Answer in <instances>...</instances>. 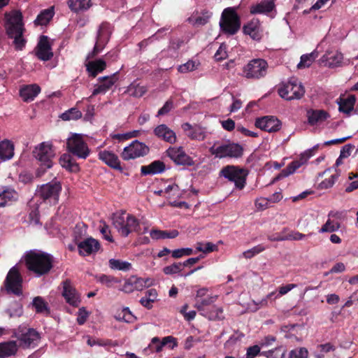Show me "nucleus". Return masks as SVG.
<instances>
[{
    "label": "nucleus",
    "mask_w": 358,
    "mask_h": 358,
    "mask_svg": "<svg viewBox=\"0 0 358 358\" xmlns=\"http://www.w3.org/2000/svg\"><path fill=\"white\" fill-rule=\"evenodd\" d=\"M285 350L282 347L276 348L274 350L262 352L261 355H264L266 358H282L284 357Z\"/></svg>",
    "instance_id": "obj_52"
},
{
    "label": "nucleus",
    "mask_w": 358,
    "mask_h": 358,
    "mask_svg": "<svg viewBox=\"0 0 358 358\" xmlns=\"http://www.w3.org/2000/svg\"><path fill=\"white\" fill-rule=\"evenodd\" d=\"M343 60V54L337 50L327 51L320 59L321 62L329 68L340 66Z\"/></svg>",
    "instance_id": "obj_21"
},
{
    "label": "nucleus",
    "mask_w": 358,
    "mask_h": 358,
    "mask_svg": "<svg viewBox=\"0 0 358 358\" xmlns=\"http://www.w3.org/2000/svg\"><path fill=\"white\" fill-rule=\"evenodd\" d=\"M169 29L164 27L162 29H159L155 34L152 35L150 37L141 41L138 43V46L141 48L147 47L150 43H152L155 40H159V34L163 33L165 31H167Z\"/></svg>",
    "instance_id": "obj_51"
},
{
    "label": "nucleus",
    "mask_w": 358,
    "mask_h": 358,
    "mask_svg": "<svg viewBox=\"0 0 358 358\" xmlns=\"http://www.w3.org/2000/svg\"><path fill=\"white\" fill-rule=\"evenodd\" d=\"M265 250V247L262 245H257L252 248L248 250L243 252L242 255L246 259H250L257 254L263 252Z\"/></svg>",
    "instance_id": "obj_58"
},
{
    "label": "nucleus",
    "mask_w": 358,
    "mask_h": 358,
    "mask_svg": "<svg viewBox=\"0 0 358 358\" xmlns=\"http://www.w3.org/2000/svg\"><path fill=\"white\" fill-rule=\"evenodd\" d=\"M82 117V113L76 108H71L62 113L59 117L64 121L76 120Z\"/></svg>",
    "instance_id": "obj_45"
},
{
    "label": "nucleus",
    "mask_w": 358,
    "mask_h": 358,
    "mask_svg": "<svg viewBox=\"0 0 358 358\" xmlns=\"http://www.w3.org/2000/svg\"><path fill=\"white\" fill-rule=\"evenodd\" d=\"M305 93L301 83L296 78H291L279 89L278 94L284 99L290 101L301 99Z\"/></svg>",
    "instance_id": "obj_8"
},
{
    "label": "nucleus",
    "mask_w": 358,
    "mask_h": 358,
    "mask_svg": "<svg viewBox=\"0 0 358 358\" xmlns=\"http://www.w3.org/2000/svg\"><path fill=\"white\" fill-rule=\"evenodd\" d=\"M275 294V292H272L266 295V296L259 301H252V303L256 306L254 308V311L257 310L260 308L266 307L268 306V299H271L272 297Z\"/></svg>",
    "instance_id": "obj_62"
},
{
    "label": "nucleus",
    "mask_w": 358,
    "mask_h": 358,
    "mask_svg": "<svg viewBox=\"0 0 358 358\" xmlns=\"http://www.w3.org/2000/svg\"><path fill=\"white\" fill-rule=\"evenodd\" d=\"M32 154L40 163L37 176H41L46 169H50L53 165L52 159L55 157V152L52 149V145L50 142H42L34 148Z\"/></svg>",
    "instance_id": "obj_3"
},
{
    "label": "nucleus",
    "mask_w": 358,
    "mask_h": 358,
    "mask_svg": "<svg viewBox=\"0 0 358 358\" xmlns=\"http://www.w3.org/2000/svg\"><path fill=\"white\" fill-rule=\"evenodd\" d=\"M198 64L195 62L189 60L186 63L180 65L178 68V71L182 73H186L192 71L197 69Z\"/></svg>",
    "instance_id": "obj_59"
},
{
    "label": "nucleus",
    "mask_w": 358,
    "mask_h": 358,
    "mask_svg": "<svg viewBox=\"0 0 358 358\" xmlns=\"http://www.w3.org/2000/svg\"><path fill=\"white\" fill-rule=\"evenodd\" d=\"M62 295L66 302L73 306H78L80 301L76 289L68 281L64 282Z\"/></svg>",
    "instance_id": "obj_23"
},
{
    "label": "nucleus",
    "mask_w": 358,
    "mask_h": 358,
    "mask_svg": "<svg viewBox=\"0 0 358 358\" xmlns=\"http://www.w3.org/2000/svg\"><path fill=\"white\" fill-rule=\"evenodd\" d=\"M149 150L148 146L145 143L135 140L124 148L121 157L124 160L134 159L146 155Z\"/></svg>",
    "instance_id": "obj_14"
},
{
    "label": "nucleus",
    "mask_w": 358,
    "mask_h": 358,
    "mask_svg": "<svg viewBox=\"0 0 358 358\" xmlns=\"http://www.w3.org/2000/svg\"><path fill=\"white\" fill-rule=\"evenodd\" d=\"M86 67L89 74L94 78L99 73L102 72L106 69V64L103 59H99L89 62L86 64Z\"/></svg>",
    "instance_id": "obj_34"
},
{
    "label": "nucleus",
    "mask_w": 358,
    "mask_h": 358,
    "mask_svg": "<svg viewBox=\"0 0 358 358\" xmlns=\"http://www.w3.org/2000/svg\"><path fill=\"white\" fill-rule=\"evenodd\" d=\"M220 176H223L229 181L234 182L236 188L242 189L245 185L246 174L243 169L237 166L228 165L222 168Z\"/></svg>",
    "instance_id": "obj_12"
},
{
    "label": "nucleus",
    "mask_w": 358,
    "mask_h": 358,
    "mask_svg": "<svg viewBox=\"0 0 358 358\" xmlns=\"http://www.w3.org/2000/svg\"><path fill=\"white\" fill-rule=\"evenodd\" d=\"M144 287H146V282L143 278L131 276L125 281L122 290L131 293L134 290H142Z\"/></svg>",
    "instance_id": "obj_26"
},
{
    "label": "nucleus",
    "mask_w": 358,
    "mask_h": 358,
    "mask_svg": "<svg viewBox=\"0 0 358 358\" xmlns=\"http://www.w3.org/2000/svg\"><path fill=\"white\" fill-rule=\"evenodd\" d=\"M327 112L323 110H309L307 111L308 122L315 125L325 121L329 117Z\"/></svg>",
    "instance_id": "obj_31"
},
{
    "label": "nucleus",
    "mask_w": 358,
    "mask_h": 358,
    "mask_svg": "<svg viewBox=\"0 0 358 358\" xmlns=\"http://www.w3.org/2000/svg\"><path fill=\"white\" fill-rule=\"evenodd\" d=\"M210 152L217 158H239L243 155V147L235 143H224L219 146L213 145L209 149Z\"/></svg>",
    "instance_id": "obj_6"
},
{
    "label": "nucleus",
    "mask_w": 358,
    "mask_h": 358,
    "mask_svg": "<svg viewBox=\"0 0 358 358\" xmlns=\"http://www.w3.org/2000/svg\"><path fill=\"white\" fill-rule=\"evenodd\" d=\"M33 306L37 313H44L48 311L47 303L41 296H36L33 300Z\"/></svg>",
    "instance_id": "obj_56"
},
{
    "label": "nucleus",
    "mask_w": 358,
    "mask_h": 358,
    "mask_svg": "<svg viewBox=\"0 0 358 358\" xmlns=\"http://www.w3.org/2000/svg\"><path fill=\"white\" fill-rule=\"evenodd\" d=\"M310 156V152H308L302 155L300 160L293 161L285 169L282 170L279 175L275 178V180L287 177L289 175L294 173L297 169H299L307 162Z\"/></svg>",
    "instance_id": "obj_19"
},
{
    "label": "nucleus",
    "mask_w": 358,
    "mask_h": 358,
    "mask_svg": "<svg viewBox=\"0 0 358 358\" xmlns=\"http://www.w3.org/2000/svg\"><path fill=\"white\" fill-rule=\"evenodd\" d=\"M14 155V145L8 140H4L0 142V159L8 160Z\"/></svg>",
    "instance_id": "obj_37"
},
{
    "label": "nucleus",
    "mask_w": 358,
    "mask_h": 358,
    "mask_svg": "<svg viewBox=\"0 0 358 358\" xmlns=\"http://www.w3.org/2000/svg\"><path fill=\"white\" fill-rule=\"evenodd\" d=\"M111 269L119 271H129L131 268V264L128 262L121 261L120 259H110L108 262Z\"/></svg>",
    "instance_id": "obj_46"
},
{
    "label": "nucleus",
    "mask_w": 358,
    "mask_h": 358,
    "mask_svg": "<svg viewBox=\"0 0 358 358\" xmlns=\"http://www.w3.org/2000/svg\"><path fill=\"white\" fill-rule=\"evenodd\" d=\"M20 346L22 348H34L39 343L41 337L39 333L34 329H27L20 331L16 334Z\"/></svg>",
    "instance_id": "obj_15"
},
{
    "label": "nucleus",
    "mask_w": 358,
    "mask_h": 358,
    "mask_svg": "<svg viewBox=\"0 0 358 358\" xmlns=\"http://www.w3.org/2000/svg\"><path fill=\"white\" fill-rule=\"evenodd\" d=\"M165 170V164L163 162L156 160L148 166H142L141 172L143 175H155L162 173Z\"/></svg>",
    "instance_id": "obj_32"
},
{
    "label": "nucleus",
    "mask_w": 358,
    "mask_h": 358,
    "mask_svg": "<svg viewBox=\"0 0 358 358\" xmlns=\"http://www.w3.org/2000/svg\"><path fill=\"white\" fill-rule=\"evenodd\" d=\"M157 292L155 289H150L145 292V296L142 297L140 303L142 306L150 309L152 306V303L157 300Z\"/></svg>",
    "instance_id": "obj_42"
},
{
    "label": "nucleus",
    "mask_w": 358,
    "mask_h": 358,
    "mask_svg": "<svg viewBox=\"0 0 358 358\" xmlns=\"http://www.w3.org/2000/svg\"><path fill=\"white\" fill-rule=\"evenodd\" d=\"M308 350L305 348H300L292 350L289 352V358H307Z\"/></svg>",
    "instance_id": "obj_63"
},
{
    "label": "nucleus",
    "mask_w": 358,
    "mask_h": 358,
    "mask_svg": "<svg viewBox=\"0 0 358 358\" xmlns=\"http://www.w3.org/2000/svg\"><path fill=\"white\" fill-rule=\"evenodd\" d=\"M69 7L73 12L86 10L91 6V0H69Z\"/></svg>",
    "instance_id": "obj_39"
},
{
    "label": "nucleus",
    "mask_w": 358,
    "mask_h": 358,
    "mask_svg": "<svg viewBox=\"0 0 358 358\" xmlns=\"http://www.w3.org/2000/svg\"><path fill=\"white\" fill-rule=\"evenodd\" d=\"M17 199L18 194L13 188L8 186L0 187V207L5 206L8 202Z\"/></svg>",
    "instance_id": "obj_27"
},
{
    "label": "nucleus",
    "mask_w": 358,
    "mask_h": 358,
    "mask_svg": "<svg viewBox=\"0 0 358 358\" xmlns=\"http://www.w3.org/2000/svg\"><path fill=\"white\" fill-rule=\"evenodd\" d=\"M262 353V352H260V346L255 345L248 348L246 358H254L258 355L264 356V355H261Z\"/></svg>",
    "instance_id": "obj_64"
},
{
    "label": "nucleus",
    "mask_w": 358,
    "mask_h": 358,
    "mask_svg": "<svg viewBox=\"0 0 358 358\" xmlns=\"http://www.w3.org/2000/svg\"><path fill=\"white\" fill-rule=\"evenodd\" d=\"M17 351L16 341H10L0 343V358H6L15 355Z\"/></svg>",
    "instance_id": "obj_36"
},
{
    "label": "nucleus",
    "mask_w": 358,
    "mask_h": 358,
    "mask_svg": "<svg viewBox=\"0 0 358 358\" xmlns=\"http://www.w3.org/2000/svg\"><path fill=\"white\" fill-rule=\"evenodd\" d=\"M212 16V13L209 11L204 10L201 13V15L195 18L193 22L194 25L201 26L207 24Z\"/></svg>",
    "instance_id": "obj_54"
},
{
    "label": "nucleus",
    "mask_w": 358,
    "mask_h": 358,
    "mask_svg": "<svg viewBox=\"0 0 358 358\" xmlns=\"http://www.w3.org/2000/svg\"><path fill=\"white\" fill-rule=\"evenodd\" d=\"M27 268L36 277L48 274L53 266L52 256L39 250H30L24 255Z\"/></svg>",
    "instance_id": "obj_1"
},
{
    "label": "nucleus",
    "mask_w": 358,
    "mask_h": 358,
    "mask_svg": "<svg viewBox=\"0 0 358 358\" xmlns=\"http://www.w3.org/2000/svg\"><path fill=\"white\" fill-rule=\"evenodd\" d=\"M78 248L80 255L87 256L96 253L100 248V244L97 240L90 237L80 242Z\"/></svg>",
    "instance_id": "obj_20"
},
{
    "label": "nucleus",
    "mask_w": 358,
    "mask_h": 358,
    "mask_svg": "<svg viewBox=\"0 0 358 358\" xmlns=\"http://www.w3.org/2000/svg\"><path fill=\"white\" fill-rule=\"evenodd\" d=\"M6 312L10 317H20L23 313L22 307L18 303H13L11 307L7 309Z\"/></svg>",
    "instance_id": "obj_57"
},
{
    "label": "nucleus",
    "mask_w": 358,
    "mask_h": 358,
    "mask_svg": "<svg viewBox=\"0 0 358 358\" xmlns=\"http://www.w3.org/2000/svg\"><path fill=\"white\" fill-rule=\"evenodd\" d=\"M99 157L110 167L117 170H122L118 157L113 152L107 150L101 151L99 153Z\"/></svg>",
    "instance_id": "obj_28"
},
{
    "label": "nucleus",
    "mask_w": 358,
    "mask_h": 358,
    "mask_svg": "<svg viewBox=\"0 0 358 358\" xmlns=\"http://www.w3.org/2000/svg\"><path fill=\"white\" fill-rule=\"evenodd\" d=\"M8 293L20 296L22 294V278L18 268L13 266L8 271L4 281Z\"/></svg>",
    "instance_id": "obj_10"
},
{
    "label": "nucleus",
    "mask_w": 358,
    "mask_h": 358,
    "mask_svg": "<svg viewBox=\"0 0 358 358\" xmlns=\"http://www.w3.org/2000/svg\"><path fill=\"white\" fill-rule=\"evenodd\" d=\"M41 92V88L37 85H29L22 87L20 90V95L22 100L25 102H29Z\"/></svg>",
    "instance_id": "obj_30"
},
{
    "label": "nucleus",
    "mask_w": 358,
    "mask_h": 358,
    "mask_svg": "<svg viewBox=\"0 0 358 358\" xmlns=\"http://www.w3.org/2000/svg\"><path fill=\"white\" fill-rule=\"evenodd\" d=\"M115 318L117 320L124 321L127 323L132 322L135 319L129 308H123L122 312L115 316Z\"/></svg>",
    "instance_id": "obj_50"
},
{
    "label": "nucleus",
    "mask_w": 358,
    "mask_h": 358,
    "mask_svg": "<svg viewBox=\"0 0 358 358\" xmlns=\"http://www.w3.org/2000/svg\"><path fill=\"white\" fill-rule=\"evenodd\" d=\"M217 296H210L202 300H196L194 307L199 311L205 313L207 310L204 308L205 306L210 305L217 300Z\"/></svg>",
    "instance_id": "obj_49"
},
{
    "label": "nucleus",
    "mask_w": 358,
    "mask_h": 358,
    "mask_svg": "<svg viewBox=\"0 0 358 358\" xmlns=\"http://www.w3.org/2000/svg\"><path fill=\"white\" fill-rule=\"evenodd\" d=\"M5 28L6 34L10 38H13L15 49L22 50L26 41L23 38L24 24L22 15L19 10H13L5 13Z\"/></svg>",
    "instance_id": "obj_2"
},
{
    "label": "nucleus",
    "mask_w": 358,
    "mask_h": 358,
    "mask_svg": "<svg viewBox=\"0 0 358 358\" xmlns=\"http://www.w3.org/2000/svg\"><path fill=\"white\" fill-rule=\"evenodd\" d=\"M154 134L159 138L169 143H174L176 141V133L166 124H160L154 129Z\"/></svg>",
    "instance_id": "obj_25"
},
{
    "label": "nucleus",
    "mask_w": 358,
    "mask_h": 358,
    "mask_svg": "<svg viewBox=\"0 0 358 358\" xmlns=\"http://www.w3.org/2000/svg\"><path fill=\"white\" fill-rule=\"evenodd\" d=\"M50 38L47 36H41L34 50L35 55L42 61H48L53 57Z\"/></svg>",
    "instance_id": "obj_16"
},
{
    "label": "nucleus",
    "mask_w": 358,
    "mask_h": 358,
    "mask_svg": "<svg viewBox=\"0 0 358 358\" xmlns=\"http://www.w3.org/2000/svg\"><path fill=\"white\" fill-rule=\"evenodd\" d=\"M100 84L93 90L92 96L99 94H105L117 81L116 73L110 76H103L99 78Z\"/></svg>",
    "instance_id": "obj_22"
},
{
    "label": "nucleus",
    "mask_w": 358,
    "mask_h": 358,
    "mask_svg": "<svg viewBox=\"0 0 358 358\" xmlns=\"http://www.w3.org/2000/svg\"><path fill=\"white\" fill-rule=\"evenodd\" d=\"M245 34L250 36L253 39L260 38V24L257 19H253L243 27Z\"/></svg>",
    "instance_id": "obj_33"
},
{
    "label": "nucleus",
    "mask_w": 358,
    "mask_h": 358,
    "mask_svg": "<svg viewBox=\"0 0 358 358\" xmlns=\"http://www.w3.org/2000/svg\"><path fill=\"white\" fill-rule=\"evenodd\" d=\"M182 263H173L171 265L165 266L163 268V271L166 275L176 274L182 271Z\"/></svg>",
    "instance_id": "obj_60"
},
{
    "label": "nucleus",
    "mask_w": 358,
    "mask_h": 358,
    "mask_svg": "<svg viewBox=\"0 0 358 358\" xmlns=\"http://www.w3.org/2000/svg\"><path fill=\"white\" fill-rule=\"evenodd\" d=\"M54 15L53 8H48L41 11L34 20L36 25H45L52 18Z\"/></svg>",
    "instance_id": "obj_41"
},
{
    "label": "nucleus",
    "mask_w": 358,
    "mask_h": 358,
    "mask_svg": "<svg viewBox=\"0 0 358 358\" xmlns=\"http://www.w3.org/2000/svg\"><path fill=\"white\" fill-rule=\"evenodd\" d=\"M59 164L66 170L76 172L78 170V165L73 161L71 156L69 154H64L59 158Z\"/></svg>",
    "instance_id": "obj_40"
},
{
    "label": "nucleus",
    "mask_w": 358,
    "mask_h": 358,
    "mask_svg": "<svg viewBox=\"0 0 358 358\" xmlns=\"http://www.w3.org/2000/svg\"><path fill=\"white\" fill-rule=\"evenodd\" d=\"M187 136L192 139L202 141L205 138V132L202 128L199 127H194L191 132L187 133Z\"/></svg>",
    "instance_id": "obj_53"
},
{
    "label": "nucleus",
    "mask_w": 358,
    "mask_h": 358,
    "mask_svg": "<svg viewBox=\"0 0 358 358\" xmlns=\"http://www.w3.org/2000/svg\"><path fill=\"white\" fill-rule=\"evenodd\" d=\"M341 227V224L339 222L331 220V219H328L326 223L321 227L319 230L320 233H326V232H334L339 229Z\"/></svg>",
    "instance_id": "obj_48"
},
{
    "label": "nucleus",
    "mask_w": 358,
    "mask_h": 358,
    "mask_svg": "<svg viewBox=\"0 0 358 358\" xmlns=\"http://www.w3.org/2000/svg\"><path fill=\"white\" fill-rule=\"evenodd\" d=\"M201 315L210 320H221L224 319L223 309L220 307H213L211 310L201 313Z\"/></svg>",
    "instance_id": "obj_44"
},
{
    "label": "nucleus",
    "mask_w": 358,
    "mask_h": 358,
    "mask_svg": "<svg viewBox=\"0 0 358 358\" xmlns=\"http://www.w3.org/2000/svg\"><path fill=\"white\" fill-rule=\"evenodd\" d=\"M216 248L217 246L210 242H207L205 243L199 242L196 243V246L197 251L202 252L203 253H209L214 251Z\"/></svg>",
    "instance_id": "obj_55"
},
{
    "label": "nucleus",
    "mask_w": 358,
    "mask_h": 358,
    "mask_svg": "<svg viewBox=\"0 0 358 358\" xmlns=\"http://www.w3.org/2000/svg\"><path fill=\"white\" fill-rule=\"evenodd\" d=\"M113 224L118 232L124 237L133 232L138 234H145L147 232V228L141 232L138 220L132 215H127L124 213L115 214L113 216Z\"/></svg>",
    "instance_id": "obj_4"
},
{
    "label": "nucleus",
    "mask_w": 358,
    "mask_h": 358,
    "mask_svg": "<svg viewBox=\"0 0 358 358\" xmlns=\"http://www.w3.org/2000/svg\"><path fill=\"white\" fill-rule=\"evenodd\" d=\"M317 57V52L315 51L310 54L302 55L301 57V61L297 65L298 69L309 67Z\"/></svg>",
    "instance_id": "obj_47"
},
{
    "label": "nucleus",
    "mask_w": 358,
    "mask_h": 358,
    "mask_svg": "<svg viewBox=\"0 0 358 358\" xmlns=\"http://www.w3.org/2000/svg\"><path fill=\"white\" fill-rule=\"evenodd\" d=\"M127 92L130 96L141 97L145 94L147 88L145 86H141L135 83H132L128 86Z\"/></svg>",
    "instance_id": "obj_43"
},
{
    "label": "nucleus",
    "mask_w": 358,
    "mask_h": 358,
    "mask_svg": "<svg viewBox=\"0 0 358 358\" xmlns=\"http://www.w3.org/2000/svg\"><path fill=\"white\" fill-rule=\"evenodd\" d=\"M173 258H180L183 256H189L193 254V250L190 248H180L171 252Z\"/></svg>",
    "instance_id": "obj_61"
},
{
    "label": "nucleus",
    "mask_w": 358,
    "mask_h": 358,
    "mask_svg": "<svg viewBox=\"0 0 358 358\" xmlns=\"http://www.w3.org/2000/svg\"><path fill=\"white\" fill-rule=\"evenodd\" d=\"M62 185L59 182L43 184L36 190V196L50 204L55 205L59 201Z\"/></svg>",
    "instance_id": "obj_7"
},
{
    "label": "nucleus",
    "mask_w": 358,
    "mask_h": 358,
    "mask_svg": "<svg viewBox=\"0 0 358 358\" xmlns=\"http://www.w3.org/2000/svg\"><path fill=\"white\" fill-rule=\"evenodd\" d=\"M166 155L178 165L192 166L194 161L181 148L171 147L166 150Z\"/></svg>",
    "instance_id": "obj_17"
},
{
    "label": "nucleus",
    "mask_w": 358,
    "mask_h": 358,
    "mask_svg": "<svg viewBox=\"0 0 358 358\" xmlns=\"http://www.w3.org/2000/svg\"><path fill=\"white\" fill-rule=\"evenodd\" d=\"M268 64L262 59H254L243 68L244 76L249 79H259L267 73Z\"/></svg>",
    "instance_id": "obj_11"
},
{
    "label": "nucleus",
    "mask_w": 358,
    "mask_h": 358,
    "mask_svg": "<svg viewBox=\"0 0 358 358\" xmlns=\"http://www.w3.org/2000/svg\"><path fill=\"white\" fill-rule=\"evenodd\" d=\"M355 101V95H349L346 98H340L338 101L339 111L349 115L354 108Z\"/></svg>",
    "instance_id": "obj_35"
},
{
    "label": "nucleus",
    "mask_w": 358,
    "mask_h": 358,
    "mask_svg": "<svg viewBox=\"0 0 358 358\" xmlns=\"http://www.w3.org/2000/svg\"><path fill=\"white\" fill-rule=\"evenodd\" d=\"M179 234V232L176 230H170V231H162L158 229H152L150 232V235L152 239L158 240V239H166V238H174L177 237Z\"/></svg>",
    "instance_id": "obj_38"
},
{
    "label": "nucleus",
    "mask_w": 358,
    "mask_h": 358,
    "mask_svg": "<svg viewBox=\"0 0 358 358\" xmlns=\"http://www.w3.org/2000/svg\"><path fill=\"white\" fill-rule=\"evenodd\" d=\"M66 148L71 154L80 159H86L90 152L87 143L78 134H74L67 138Z\"/></svg>",
    "instance_id": "obj_9"
},
{
    "label": "nucleus",
    "mask_w": 358,
    "mask_h": 358,
    "mask_svg": "<svg viewBox=\"0 0 358 358\" xmlns=\"http://www.w3.org/2000/svg\"><path fill=\"white\" fill-rule=\"evenodd\" d=\"M241 24V19L236 8L228 7L222 11L220 27L224 33L234 35L240 29Z\"/></svg>",
    "instance_id": "obj_5"
},
{
    "label": "nucleus",
    "mask_w": 358,
    "mask_h": 358,
    "mask_svg": "<svg viewBox=\"0 0 358 358\" xmlns=\"http://www.w3.org/2000/svg\"><path fill=\"white\" fill-rule=\"evenodd\" d=\"M255 126L268 132H275L280 129L281 123L273 116H264L256 120Z\"/></svg>",
    "instance_id": "obj_18"
},
{
    "label": "nucleus",
    "mask_w": 358,
    "mask_h": 358,
    "mask_svg": "<svg viewBox=\"0 0 358 358\" xmlns=\"http://www.w3.org/2000/svg\"><path fill=\"white\" fill-rule=\"evenodd\" d=\"M110 34V24L106 22L101 24L97 32L94 47L92 51L88 54V59L93 58L103 50L109 41Z\"/></svg>",
    "instance_id": "obj_13"
},
{
    "label": "nucleus",
    "mask_w": 358,
    "mask_h": 358,
    "mask_svg": "<svg viewBox=\"0 0 358 358\" xmlns=\"http://www.w3.org/2000/svg\"><path fill=\"white\" fill-rule=\"evenodd\" d=\"M173 343L172 345H169L171 349H173L176 346V339L169 336L164 337L161 341L158 337H154L152 338L151 343L148 345V348L152 352H159L162 351L164 346L167 344Z\"/></svg>",
    "instance_id": "obj_24"
},
{
    "label": "nucleus",
    "mask_w": 358,
    "mask_h": 358,
    "mask_svg": "<svg viewBox=\"0 0 358 358\" xmlns=\"http://www.w3.org/2000/svg\"><path fill=\"white\" fill-rule=\"evenodd\" d=\"M275 8L274 0H262L259 3L250 7L252 14H266Z\"/></svg>",
    "instance_id": "obj_29"
}]
</instances>
